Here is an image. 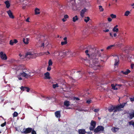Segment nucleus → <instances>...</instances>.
Masks as SVG:
<instances>
[{
	"mask_svg": "<svg viewBox=\"0 0 134 134\" xmlns=\"http://www.w3.org/2000/svg\"><path fill=\"white\" fill-rule=\"evenodd\" d=\"M25 57L29 58H34L36 57V55L34 52H28L26 54Z\"/></svg>",
	"mask_w": 134,
	"mask_h": 134,
	"instance_id": "3",
	"label": "nucleus"
},
{
	"mask_svg": "<svg viewBox=\"0 0 134 134\" xmlns=\"http://www.w3.org/2000/svg\"><path fill=\"white\" fill-rule=\"evenodd\" d=\"M35 12L36 15L39 14L40 13V9L39 8H36L35 9Z\"/></svg>",
	"mask_w": 134,
	"mask_h": 134,
	"instance_id": "22",
	"label": "nucleus"
},
{
	"mask_svg": "<svg viewBox=\"0 0 134 134\" xmlns=\"http://www.w3.org/2000/svg\"><path fill=\"white\" fill-rule=\"evenodd\" d=\"M32 134H36V132L34 130H33L32 129Z\"/></svg>",
	"mask_w": 134,
	"mask_h": 134,
	"instance_id": "50",
	"label": "nucleus"
},
{
	"mask_svg": "<svg viewBox=\"0 0 134 134\" xmlns=\"http://www.w3.org/2000/svg\"><path fill=\"white\" fill-rule=\"evenodd\" d=\"M66 20V19H62V21H63V22H65Z\"/></svg>",
	"mask_w": 134,
	"mask_h": 134,
	"instance_id": "61",
	"label": "nucleus"
},
{
	"mask_svg": "<svg viewBox=\"0 0 134 134\" xmlns=\"http://www.w3.org/2000/svg\"><path fill=\"white\" fill-rule=\"evenodd\" d=\"M131 69H133L134 67V64H131Z\"/></svg>",
	"mask_w": 134,
	"mask_h": 134,
	"instance_id": "52",
	"label": "nucleus"
},
{
	"mask_svg": "<svg viewBox=\"0 0 134 134\" xmlns=\"http://www.w3.org/2000/svg\"><path fill=\"white\" fill-rule=\"evenodd\" d=\"M44 76L45 79H50V77L49 76V73L47 72L44 74Z\"/></svg>",
	"mask_w": 134,
	"mask_h": 134,
	"instance_id": "21",
	"label": "nucleus"
},
{
	"mask_svg": "<svg viewBox=\"0 0 134 134\" xmlns=\"http://www.w3.org/2000/svg\"><path fill=\"white\" fill-rule=\"evenodd\" d=\"M99 108L95 109L94 111L95 112H97L99 111Z\"/></svg>",
	"mask_w": 134,
	"mask_h": 134,
	"instance_id": "46",
	"label": "nucleus"
},
{
	"mask_svg": "<svg viewBox=\"0 0 134 134\" xmlns=\"http://www.w3.org/2000/svg\"><path fill=\"white\" fill-rule=\"evenodd\" d=\"M104 130V127L102 126H98L94 130V132L95 133H97L99 132H102Z\"/></svg>",
	"mask_w": 134,
	"mask_h": 134,
	"instance_id": "6",
	"label": "nucleus"
},
{
	"mask_svg": "<svg viewBox=\"0 0 134 134\" xmlns=\"http://www.w3.org/2000/svg\"><path fill=\"white\" fill-rule=\"evenodd\" d=\"M116 58H115V63L114 65L115 66L118 65V62L119 61V58L118 56H115Z\"/></svg>",
	"mask_w": 134,
	"mask_h": 134,
	"instance_id": "17",
	"label": "nucleus"
},
{
	"mask_svg": "<svg viewBox=\"0 0 134 134\" xmlns=\"http://www.w3.org/2000/svg\"><path fill=\"white\" fill-rule=\"evenodd\" d=\"M127 102L124 103L122 104H120V105H118L116 107V109L114 110V112H115L117 111H120V108H123L126 104H127Z\"/></svg>",
	"mask_w": 134,
	"mask_h": 134,
	"instance_id": "5",
	"label": "nucleus"
},
{
	"mask_svg": "<svg viewBox=\"0 0 134 134\" xmlns=\"http://www.w3.org/2000/svg\"><path fill=\"white\" fill-rule=\"evenodd\" d=\"M108 20L109 22H111L112 21V19L110 18H108Z\"/></svg>",
	"mask_w": 134,
	"mask_h": 134,
	"instance_id": "55",
	"label": "nucleus"
},
{
	"mask_svg": "<svg viewBox=\"0 0 134 134\" xmlns=\"http://www.w3.org/2000/svg\"><path fill=\"white\" fill-rule=\"evenodd\" d=\"M53 64V62L51 59H50L48 62V66H51Z\"/></svg>",
	"mask_w": 134,
	"mask_h": 134,
	"instance_id": "34",
	"label": "nucleus"
},
{
	"mask_svg": "<svg viewBox=\"0 0 134 134\" xmlns=\"http://www.w3.org/2000/svg\"><path fill=\"white\" fill-rule=\"evenodd\" d=\"M18 113L16 111H15L14 112L13 114V117H16L18 116Z\"/></svg>",
	"mask_w": 134,
	"mask_h": 134,
	"instance_id": "41",
	"label": "nucleus"
},
{
	"mask_svg": "<svg viewBox=\"0 0 134 134\" xmlns=\"http://www.w3.org/2000/svg\"><path fill=\"white\" fill-rule=\"evenodd\" d=\"M96 122L93 120H92L90 123V126L89 129L90 131H94L96 125Z\"/></svg>",
	"mask_w": 134,
	"mask_h": 134,
	"instance_id": "7",
	"label": "nucleus"
},
{
	"mask_svg": "<svg viewBox=\"0 0 134 134\" xmlns=\"http://www.w3.org/2000/svg\"><path fill=\"white\" fill-rule=\"evenodd\" d=\"M119 129V128H118L114 127L112 128L111 130L113 132L116 133L117 132Z\"/></svg>",
	"mask_w": 134,
	"mask_h": 134,
	"instance_id": "19",
	"label": "nucleus"
},
{
	"mask_svg": "<svg viewBox=\"0 0 134 134\" xmlns=\"http://www.w3.org/2000/svg\"><path fill=\"white\" fill-rule=\"evenodd\" d=\"M6 92V91H3V92L2 93L3 94H2V96L3 95H4L5 93V92Z\"/></svg>",
	"mask_w": 134,
	"mask_h": 134,
	"instance_id": "60",
	"label": "nucleus"
},
{
	"mask_svg": "<svg viewBox=\"0 0 134 134\" xmlns=\"http://www.w3.org/2000/svg\"><path fill=\"white\" fill-rule=\"evenodd\" d=\"M129 118L131 119L133 117H134V112L133 113H130L129 114Z\"/></svg>",
	"mask_w": 134,
	"mask_h": 134,
	"instance_id": "26",
	"label": "nucleus"
},
{
	"mask_svg": "<svg viewBox=\"0 0 134 134\" xmlns=\"http://www.w3.org/2000/svg\"><path fill=\"white\" fill-rule=\"evenodd\" d=\"M130 13V12L129 11H127L125 12L124 15L126 16H128Z\"/></svg>",
	"mask_w": 134,
	"mask_h": 134,
	"instance_id": "36",
	"label": "nucleus"
},
{
	"mask_svg": "<svg viewBox=\"0 0 134 134\" xmlns=\"http://www.w3.org/2000/svg\"><path fill=\"white\" fill-rule=\"evenodd\" d=\"M32 130V128H28L26 129H24L23 130V133L26 134L30 133Z\"/></svg>",
	"mask_w": 134,
	"mask_h": 134,
	"instance_id": "9",
	"label": "nucleus"
},
{
	"mask_svg": "<svg viewBox=\"0 0 134 134\" xmlns=\"http://www.w3.org/2000/svg\"><path fill=\"white\" fill-rule=\"evenodd\" d=\"M50 54V53L48 51H47V52H45L43 53V54H46V55H48Z\"/></svg>",
	"mask_w": 134,
	"mask_h": 134,
	"instance_id": "44",
	"label": "nucleus"
},
{
	"mask_svg": "<svg viewBox=\"0 0 134 134\" xmlns=\"http://www.w3.org/2000/svg\"><path fill=\"white\" fill-rule=\"evenodd\" d=\"M91 102H92V101L91 99L88 100H87L86 102V103L88 104Z\"/></svg>",
	"mask_w": 134,
	"mask_h": 134,
	"instance_id": "43",
	"label": "nucleus"
},
{
	"mask_svg": "<svg viewBox=\"0 0 134 134\" xmlns=\"http://www.w3.org/2000/svg\"><path fill=\"white\" fill-rule=\"evenodd\" d=\"M84 74V72H81L80 71H77L76 74L77 75V76L76 78L78 79H79L81 78L82 75Z\"/></svg>",
	"mask_w": 134,
	"mask_h": 134,
	"instance_id": "11",
	"label": "nucleus"
},
{
	"mask_svg": "<svg viewBox=\"0 0 134 134\" xmlns=\"http://www.w3.org/2000/svg\"><path fill=\"white\" fill-rule=\"evenodd\" d=\"M58 83L54 84L53 85V87L54 88H55L56 87H58Z\"/></svg>",
	"mask_w": 134,
	"mask_h": 134,
	"instance_id": "37",
	"label": "nucleus"
},
{
	"mask_svg": "<svg viewBox=\"0 0 134 134\" xmlns=\"http://www.w3.org/2000/svg\"><path fill=\"white\" fill-rule=\"evenodd\" d=\"M49 43L47 40H44V41L42 43L41 47H44V45L47 46L49 44Z\"/></svg>",
	"mask_w": 134,
	"mask_h": 134,
	"instance_id": "13",
	"label": "nucleus"
},
{
	"mask_svg": "<svg viewBox=\"0 0 134 134\" xmlns=\"http://www.w3.org/2000/svg\"><path fill=\"white\" fill-rule=\"evenodd\" d=\"M7 12L10 18L12 19L14 18V16L13 15L12 13L10 10H9L8 11H7Z\"/></svg>",
	"mask_w": 134,
	"mask_h": 134,
	"instance_id": "12",
	"label": "nucleus"
},
{
	"mask_svg": "<svg viewBox=\"0 0 134 134\" xmlns=\"http://www.w3.org/2000/svg\"><path fill=\"white\" fill-rule=\"evenodd\" d=\"M78 18L77 17V15H76L75 17H73L72 18V21L74 22H75L76 21L78 20Z\"/></svg>",
	"mask_w": 134,
	"mask_h": 134,
	"instance_id": "31",
	"label": "nucleus"
},
{
	"mask_svg": "<svg viewBox=\"0 0 134 134\" xmlns=\"http://www.w3.org/2000/svg\"><path fill=\"white\" fill-rule=\"evenodd\" d=\"M99 9L100 12H103L104 10V9L102 7L101 5L99 6Z\"/></svg>",
	"mask_w": 134,
	"mask_h": 134,
	"instance_id": "38",
	"label": "nucleus"
},
{
	"mask_svg": "<svg viewBox=\"0 0 134 134\" xmlns=\"http://www.w3.org/2000/svg\"><path fill=\"white\" fill-rule=\"evenodd\" d=\"M6 124V122H5L4 123H3L1 124V126L2 127H3Z\"/></svg>",
	"mask_w": 134,
	"mask_h": 134,
	"instance_id": "47",
	"label": "nucleus"
},
{
	"mask_svg": "<svg viewBox=\"0 0 134 134\" xmlns=\"http://www.w3.org/2000/svg\"><path fill=\"white\" fill-rule=\"evenodd\" d=\"M29 19V18H27L26 20V21L27 22H30Z\"/></svg>",
	"mask_w": 134,
	"mask_h": 134,
	"instance_id": "56",
	"label": "nucleus"
},
{
	"mask_svg": "<svg viewBox=\"0 0 134 134\" xmlns=\"http://www.w3.org/2000/svg\"><path fill=\"white\" fill-rule=\"evenodd\" d=\"M80 2L81 4L82 5H83L86 3V0H81L80 1Z\"/></svg>",
	"mask_w": 134,
	"mask_h": 134,
	"instance_id": "35",
	"label": "nucleus"
},
{
	"mask_svg": "<svg viewBox=\"0 0 134 134\" xmlns=\"http://www.w3.org/2000/svg\"><path fill=\"white\" fill-rule=\"evenodd\" d=\"M0 56L1 59L3 60H6L7 59V57L6 54L2 52L0 53Z\"/></svg>",
	"mask_w": 134,
	"mask_h": 134,
	"instance_id": "10",
	"label": "nucleus"
},
{
	"mask_svg": "<svg viewBox=\"0 0 134 134\" xmlns=\"http://www.w3.org/2000/svg\"><path fill=\"white\" fill-rule=\"evenodd\" d=\"M95 51L91 55L90 60H85L84 63L90 67L92 68L94 70L102 68V66L98 64V58L100 56V53L98 49L94 48Z\"/></svg>",
	"mask_w": 134,
	"mask_h": 134,
	"instance_id": "1",
	"label": "nucleus"
},
{
	"mask_svg": "<svg viewBox=\"0 0 134 134\" xmlns=\"http://www.w3.org/2000/svg\"><path fill=\"white\" fill-rule=\"evenodd\" d=\"M74 99L77 100H80V99L78 97H75Z\"/></svg>",
	"mask_w": 134,
	"mask_h": 134,
	"instance_id": "57",
	"label": "nucleus"
},
{
	"mask_svg": "<svg viewBox=\"0 0 134 134\" xmlns=\"http://www.w3.org/2000/svg\"><path fill=\"white\" fill-rule=\"evenodd\" d=\"M64 104L65 106L68 107L70 105V102L69 101H65L64 102Z\"/></svg>",
	"mask_w": 134,
	"mask_h": 134,
	"instance_id": "27",
	"label": "nucleus"
},
{
	"mask_svg": "<svg viewBox=\"0 0 134 134\" xmlns=\"http://www.w3.org/2000/svg\"><path fill=\"white\" fill-rule=\"evenodd\" d=\"M5 3L6 5V7L7 8H9L10 6V4L8 1H7L5 2Z\"/></svg>",
	"mask_w": 134,
	"mask_h": 134,
	"instance_id": "25",
	"label": "nucleus"
},
{
	"mask_svg": "<svg viewBox=\"0 0 134 134\" xmlns=\"http://www.w3.org/2000/svg\"><path fill=\"white\" fill-rule=\"evenodd\" d=\"M14 43L13 42V40H11L10 41L9 44L10 45H12L14 44Z\"/></svg>",
	"mask_w": 134,
	"mask_h": 134,
	"instance_id": "45",
	"label": "nucleus"
},
{
	"mask_svg": "<svg viewBox=\"0 0 134 134\" xmlns=\"http://www.w3.org/2000/svg\"><path fill=\"white\" fill-rule=\"evenodd\" d=\"M110 16L112 18H116V15L113 14H111Z\"/></svg>",
	"mask_w": 134,
	"mask_h": 134,
	"instance_id": "42",
	"label": "nucleus"
},
{
	"mask_svg": "<svg viewBox=\"0 0 134 134\" xmlns=\"http://www.w3.org/2000/svg\"><path fill=\"white\" fill-rule=\"evenodd\" d=\"M20 89L21 90H23V91H24L25 90H26L27 92H28L29 91V90L30 89L28 87H24L23 86H21L20 87Z\"/></svg>",
	"mask_w": 134,
	"mask_h": 134,
	"instance_id": "18",
	"label": "nucleus"
},
{
	"mask_svg": "<svg viewBox=\"0 0 134 134\" xmlns=\"http://www.w3.org/2000/svg\"><path fill=\"white\" fill-rule=\"evenodd\" d=\"M67 41H62L61 42V44L62 45H65L67 44Z\"/></svg>",
	"mask_w": 134,
	"mask_h": 134,
	"instance_id": "40",
	"label": "nucleus"
},
{
	"mask_svg": "<svg viewBox=\"0 0 134 134\" xmlns=\"http://www.w3.org/2000/svg\"><path fill=\"white\" fill-rule=\"evenodd\" d=\"M78 132L79 133L82 134H85L86 133L85 129H79L78 130Z\"/></svg>",
	"mask_w": 134,
	"mask_h": 134,
	"instance_id": "20",
	"label": "nucleus"
},
{
	"mask_svg": "<svg viewBox=\"0 0 134 134\" xmlns=\"http://www.w3.org/2000/svg\"><path fill=\"white\" fill-rule=\"evenodd\" d=\"M116 109V107H115L114 106L111 105L109 107L108 109V110L110 112H111L113 111L114 110H115Z\"/></svg>",
	"mask_w": 134,
	"mask_h": 134,
	"instance_id": "16",
	"label": "nucleus"
},
{
	"mask_svg": "<svg viewBox=\"0 0 134 134\" xmlns=\"http://www.w3.org/2000/svg\"><path fill=\"white\" fill-rule=\"evenodd\" d=\"M131 6H132L133 8H134V3H133Z\"/></svg>",
	"mask_w": 134,
	"mask_h": 134,
	"instance_id": "62",
	"label": "nucleus"
},
{
	"mask_svg": "<svg viewBox=\"0 0 134 134\" xmlns=\"http://www.w3.org/2000/svg\"><path fill=\"white\" fill-rule=\"evenodd\" d=\"M109 34H110V36H111L112 37H113V36L112 35V34L111 33H110Z\"/></svg>",
	"mask_w": 134,
	"mask_h": 134,
	"instance_id": "64",
	"label": "nucleus"
},
{
	"mask_svg": "<svg viewBox=\"0 0 134 134\" xmlns=\"http://www.w3.org/2000/svg\"><path fill=\"white\" fill-rule=\"evenodd\" d=\"M130 99L131 101L132 102L134 101V97H133V98H130Z\"/></svg>",
	"mask_w": 134,
	"mask_h": 134,
	"instance_id": "49",
	"label": "nucleus"
},
{
	"mask_svg": "<svg viewBox=\"0 0 134 134\" xmlns=\"http://www.w3.org/2000/svg\"><path fill=\"white\" fill-rule=\"evenodd\" d=\"M111 87L114 90H118V88L115 87L116 86L113 84H112L111 85Z\"/></svg>",
	"mask_w": 134,
	"mask_h": 134,
	"instance_id": "32",
	"label": "nucleus"
},
{
	"mask_svg": "<svg viewBox=\"0 0 134 134\" xmlns=\"http://www.w3.org/2000/svg\"><path fill=\"white\" fill-rule=\"evenodd\" d=\"M117 36V34H116V33H114V37H116Z\"/></svg>",
	"mask_w": 134,
	"mask_h": 134,
	"instance_id": "63",
	"label": "nucleus"
},
{
	"mask_svg": "<svg viewBox=\"0 0 134 134\" xmlns=\"http://www.w3.org/2000/svg\"><path fill=\"white\" fill-rule=\"evenodd\" d=\"M28 39L27 38H24L23 40V41L24 43L26 44H27L28 43Z\"/></svg>",
	"mask_w": 134,
	"mask_h": 134,
	"instance_id": "29",
	"label": "nucleus"
},
{
	"mask_svg": "<svg viewBox=\"0 0 134 134\" xmlns=\"http://www.w3.org/2000/svg\"><path fill=\"white\" fill-rule=\"evenodd\" d=\"M51 66H48V67L47 68V70L48 71H50L51 69V68L50 67Z\"/></svg>",
	"mask_w": 134,
	"mask_h": 134,
	"instance_id": "48",
	"label": "nucleus"
},
{
	"mask_svg": "<svg viewBox=\"0 0 134 134\" xmlns=\"http://www.w3.org/2000/svg\"><path fill=\"white\" fill-rule=\"evenodd\" d=\"M68 5L71 8L74 10H76L78 9L74 1L71 0L69 3Z\"/></svg>",
	"mask_w": 134,
	"mask_h": 134,
	"instance_id": "4",
	"label": "nucleus"
},
{
	"mask_svg": "<svg viewBox=\"0 0 134 134\" xmlns=\"http://www.w3.org/2000/svg\"><path fill=\"white\" fill-rule=\"evenodd\" d=\"M104 31L105 32H107L109 31V29H107L105 30H104Z\"/></svg>",
	"mask_w": 134,
	"mask_h": 134,
	"instance_id": "58",
	"label": "nucleus"
},
{
	"mask_svg": "<svg viewBox=\"0 0 134 134\" xmlns=\"http://www.w3.org/2000/svg\"><path fill=\"white\" fill-rule=\"evenodd\" d=\"M77 110L79 111H84L85 112L88 111V110L87 109H84L81 108H79L77 109Z\"/></svg>",
	"mask_w": 134,
	"mask_h": 134,
	"instance_id": "28",
	"label": "nucleus"
},
{
	"mask_svg": "<svg viewBox=\"0 0 134 134\" xmlns=\"http://www.w3.org/2000/svg\"><path fill=\"white\" fill-rule=\"evenodd\" d=\"M41 98L42 100H45V99H47V100L50 99H51V98L48 97H46L44 96L43 95H41Z\"/></svg>",
	"mask_w": 134,
	"mask_h": 134,
	"instance_id": "24",
	"label": "nucleus"
},
{
	"mask_svg": "<svg viewBox=\"0 0 134 134\" xmlns=\"http://www.w3.org/2000/svg\"><path fill=\"white\" fill-rule=\"evenodd\" d=\"M90 20V18L88 17H85V19H84V21H85L87 23L89 20Z\"/></svg>",
	"mask_w": 134,
	"mask_h": 134,
	"instance_id": "30",
	"label": "nucleus"
},
{
	"mask_svg": "<svg viewBox=\"0 0 134 134\" xmlns=\"http://www.w3.org/2000/svg\"><path fill=\"white\" fill-rule=\"evenodd\" d=\"M14 69H15L17 71L19 70H22V71L20 72L19 75H17V77L19 80H22V78L20 76H22L23 77H25L27 79L30 77L33 76V75L29 72L28 70L25 69L23 65H21L19 66L15 65L13 68Z\"/></svg>",
	"mask_w": 134,
	"mask_h": 134,
	"instance_id": "2",
	"label": "nucleus"
},
{
	"mask_svg": "<svg viewBox=\"0 0 134 134\" xmlns=\"http://www.w3.org/2000/svg\"><path fill=\"white\" fill-rule=\"evenodd\" d=\"M114 46V45H111L108 46L107 48V49H109L113 47Z\"/></svg>",
	"mask_w": 134,
	"mask_h": 134,
	"instance_id": "39",
	"label": "nucleus"
},
{
	"mask_svg": "<svg viewBox=\"0 0 134 134\" xmlns=\"http://www.w3.org/2000/svg\"><path fill=\"white\" fill-rule=\"evenodd\" d=\"M88 50H86L85 51V52L86 54L87 55H88L89 56V57L90 55H89V54L88 53Z\"/></svg>",
	"mask_w": 134,
	"mask_h": 134,
	"instance_id": "54",
	"label": "nucleus"
},
{
	"mask_svg": "<svg viewBox=\"0 0 134 134\" xmlns=\"http://www.w3.org/2000/svg\"><path fill=\"white\" fill-rule=\"evenodd\" d=\"M87 9L84 8L83 9H82L81 11L80 15L83 18L84 16V14L87 11Z\"/></svg>",
	"mask_w": 134,
	"mask_h": 134,
	"instance_id": "15",
	"label": "nucleus"
},
{
	"mask_svg": "<svg viewBox=\"0 0 134 134\" xmlns=\"http://www.w3.org/2000/svg\"><path fill=\"white\" fill-rule=\"evenodd\" d=\"M55 116L58 118H60L61 117L60 111H58L55 113Z\"/></svg>",
	"mask_w": 134,
	"mask_h": 134,
	"instance_id": "14",
	"label": "nucleus"
},
{
	"mask_svg": "<svg viewBox=\"0 0 134 134\" xmlns=\"http://www.w3.org/2000/svg\"><path fill=\"white\" fill-rule=\"evenodd\" d=\"M13 42H14V43H15V44L16 43L18 42L17 40L16 39H14V40H13Z\"/></svg>",
	"mask_w": 134,
	"mask_h": 134,
	"instance_id": "51",
	"label": "nucleus"
},
{
	"mask_svg": "<svg viewBox=\"0 0 134 134\" xmlns=\"http://www.w3.org/2000/svg\"><path fill=\"white\" fill-rule=\"evenodd\" d=\"M63 55H64V56H63L62 55L63 57H64L65 55H69V56H73L75 55V54H74L73 53L71 52V51L70 50H67L65 52H63Z\"/></svg>",
	"mask_w": 134,
	"mask_h": 134,
	"instance_id": "8",
	"label": "nucleus"
},
{
	"mask_svg": "<svg viewBox=\"0 0 134 134\" xmlns=\"http://www.w3.org/2000/svg\"><path fill=\"white\" fill-rule=\"evenodd\" d=\"M130 72L131 71L127 69L126 70V71H121V72L123 73V74L127 75L129 73H130Z\"/></svg>",
	"mask_w": 134,
	"mask_h": 134,
	"instance_id": "23",
	"label": "nucleus"
},
{
	"mask_svg": "<svg viewBox=\"0 0 134 134\" xmlns=\"http://www.w3.org/2000/svg\"><path fill=\"white\" fill-rule=\"evenodd\" d=\"M68 16L67 15H65L64 16V18L65 19H66L67 18H68Z\"/></svg>",
	"mask_w": 134,
	"mask_h": 134,
	"instance_id": "53",
	"label": "nucleus"
},
{
	"mask_svg": "<svg viewBox=\"0 0 134 134\" xmlns=\"http://www.w3.org/2000/svg\"><path fill=\"white\" fill-rule=\"evenodd\" d=\"M119 29L118 28L114 27L113 29V31L114 32H118L119 31Z\"/></svg>",
	"mask_w": 134,
	"mask_h": 134,
	"instance_id": "33",
	"label": "nucleus"
},
{
	"mask_svg": "<svg viewBox=\"0 0 134 134\" xmlns=\"http://www.w3.org/2000/svg\"><path fill=\"white\" fill-rule=\"evenodd\" d=\"M67 38L66 37H65L63 39H64V40L65 41H67Z\"/></svg>",
	"mask_w": 134,
	"mask_h": 134,
	"instance_id": "59",
	"label": "nucleus"
}]
</instances>
